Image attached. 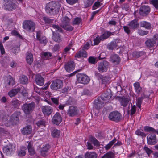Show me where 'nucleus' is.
I'll list each match as a JSON object with an SVG mask.
<instances>
[{
  "label": "nucleus",
  "mask_w": 158,
  "mask_h": 158,
  "mask_svg": "<svg viewBox=\"0 0 158 158\" xmlns=\"http://www.w3.org/2000/svg\"><path fill=\"white\" fill-rule=\"evenodd\" d=\"M20 103L19 100L17 99L13 100L11 101L9 104L10 107L14 110L19 108Z\"/></svg>",
  "instance_id": "nucleus-23"
},
{
  "label": "nucleus",
  "mask_w": 158,
  "mask_h": 158,
  "mask_svg": "<svg viewBox=\"0 0 158 158\" xmlns=\"http://www.w3.org/2000/svg\"><path fill=\"white\" fill-rule=\"evenodd\" d=\"M115 155L112 151H109L105 153L102 158H114Z\"/></svg>",
  "instance_id": "nucleus-39"
},
{
  "label": "nucleus",
  "mask_w": 158,
  "mask_h": 158,
  "mask_svg": "<svg viewBox=\"0 0 158 158\" xmlns=\"http://www.w3.org/2000/svg\"><path fill=\"white\" fill-rule=\"evenodd\" d=\"M19 80L20 83L23 84H26L28 83V78L25 76H22Z\"/></svg>",
  "instance_id": "nucleus-43"
},
{
  "label": "nucleus",
  "mask_w": 158,
  "mask_h": 158,
  "mask_svg": "<svg viewBox=\"0 0 158 158\" xmlns=\"http://www.w3.org/2000/svg\"><path fill=\"white\" fill-rule=\"evenodd\" d=\"M50 148V146L49 144H46L42 148L41 153L43 156H45L46 155V153Z\"/></svg>",
  "instance_id": "nucleus-31"
},
{
  "label": "nucleus",
  "mask_w": 158,
  "mask_h": 158,
  "mask_svg": "<svg viewBox=\"0 0 158 158\" xmlns=\"http://www.w3.org/2000/svg\"><path fill=\"white\" fill-rule=\"evenodd\" d=\"M112 96L111 91L109 90L103 93L99 98L104 102H108L111 99Z\"/></svg>",
  "instance_id": "nucleus-17"
},
{
  "label": "nucleus",
  "mask_w": 158,
  "mask_h": 158,
  "mask_svg": "<svg viewBox=\"0 0 158 158\" xmlns=\"http://www.w3.org/2000/svg\"><path fill=\"white\" fill-rule=\"evenodd\" d=\"M95 0H85L84 1V6L88 8L92 5Z\"/></svg>",
  "instance_id": "nucleus-41"
},
{
  "label": "nucleus",
  "mask_w": 158,
  "mask_h": 158,
  "mask_svg": "<svg viewBox=\"0 0 158 158\" xmlns=\"http://www.w3.org/2000/svg\"><path fill=\"white\" fill-rule=\"evenodd\" d=\"M35 23L31 20H26L23 23V28L26 31L30 32H33L35 29Z\"/></svg>",
  "instance_id": "nucleus-4"
},
{
  "label": "nucleus",
  "mask_w": 158,
  "mask_h": 158,
  "mask_svg": "<svg viewBox=\"0 0 158 158\" xmlns=\"http://www.w3.org/2000/svg\"><path fill=\"white\" fill-rule=\"evenodd\" d=\"M42 19L47 24H52V23H54L55 22V20L54 19H51L47 17H43Z\"/></svg>",
  "instance_id": "nucleus-38"
},
{
  "label": "nucleus",
  "mask_w": 158,
  "mask_h": 158,
  "mask_svg": "<svg viewBox=\"0 0 158 158\" xmlns=\"http://www.w3.org/2000/svg\"><path fill=\"white\" fill-rule=\"evenodd\" d=\"M91 94V92L87 89H84L82 92V94L83 95H90Z\"/></svg>",
  "instance_id": "nucleus-63"
},
{
  "label": "nucleus",
  "mask_w": 158,
  "mask_h": 158,
  "mask_svg": "<svg viewBox=\"0 0 158 158\" xmlns=\"http://www.w3.org/2000/svg\"><path fill=\"white\" fill-rule=\"evenodd\" d=\"M21 131L23 135L30 134L32 131L31 126L30 125H28L23 127Z\"/></svg>",
  "instance_id": "nucleus-27"
},
{
  "label": "nucleus",
  "mask_w": 158,
  "mask_h": 158,
  "mask_svg": "<svg viewBox=\"0 0 158 158\" xmlns=\"http://www.w3.org/2000/svg\"><path fill=\"white\" fill-rule=\"evenodd\" d=\"M38 40L40 42V44H43L44 45H45L47 42L46 37L44 36H42L41 38Z\"/></svg>",
  "instance_id": "nucleus-49"
},
{
  "label": "nucleus",
  "mask_w": 158,
  "mask_h": 158,
  "mask_svg": "<svg viewBox=\"0 0 158 158\" xmlns=\"http://www.w3.org/2000/svg\"><path fill=\"white\" fill-rule=\"evenodd\" d=\"M144 54V52L143 51L139 52H134L133 53V56L134 57L137 58L143 55Z\"/></svg>",
  "instance_id": "nucleus-46"
},
{
  "label": "nucleus",
  "mask_w": 158,
  "mask_h": 158,
  "mask_svg": "<svg viewBox=\"0 0 158 158\" xmlns=\"http://www.w3.org/2000/svg\"><path fill=\"white\" fill-rule=\"evenodd\" d=\"M20 87L13 89L8 93V94L10 97L12 98L16 95L20 91Z\"/></svg>",
  "instance_id": "nucleus-28"
},
{
  "label": "nucleus",
  "mask_w": 158,
  "mask_h": 158,
  "mask_svg": "<svg viewBox=\"0 0 158 158\" xmlns=\"http://www.w3.org/2000/svg\"><path fill=\"white\" fill-rule=\"evenodd\" d=\"M122 115L117 111L111 112L109 114L108 118L111 120L116 122H119L121 119Z\"/></svg>",
  "instance_id": "nucleus-7"
},
{
  "label": "nucleus",
  "mask_w": 158,
  "mask_h": 158,
  "mask_svg": "<svg viewBox=\"0 0 158 158\" xmlns=\"http://www.w3.org/2000/svg\"><path fill=\"white\" fill-rule=\"evenodd\" d=\"M151 3L156 10L158 9V0H152L150 1Z\"/></svg>",
  "instance_id": "nucleus-54"
},
{
  "label": "nucleus",
  "mask_w": 158,
  "mask_h": 158,
  "mask_svg": "<svg viewBox=\"0 0 158 158\" xmlns=\"http://www.w3.org/2000/svg\"><path fill=\"white\" fill-rule=\"evenodd\" d=\"M95 76L98 80H101L103 84L109 83L110 78L109 76H102L100 73L95 72Z\"/></svg>",
  "instance_id": "nucleus-14"
},
{
  "label": "nucleus",
  "mask_w": 158,
  "mask_h": 158,
  "mask_svg": "<svg viewBox=\"0 0 158 158\" xmlns=\"http://www.w3.org/2000/svg\"><path fill=\"white\" fill-rule=\"evenodd\" d=\"M130 100L129 98L125 97H122L120 100V103L121 106L123 107H126L128 105H129L128 108L129 109V102Z\"/></svg>",
  "instance_id": "nucleus-24"
},
{
  "label": "nucleus",
  "mask_w": 158,
  "mask_h": 158,
  "mask_svg": "<svg viewBox=\"0 0 158 158\" xmlns=\"http://www.w3.org/2000/svg\"><path fill=\"white\" fill-rule=\"evenodd\" d=\"M113 35V33L110 31H107L105 32L100 36L101 40H104L105 39H106L109 37L110 36Z\"/></svg>",
  "instance_id": "nucleus-34"
},
{
  "label": "nucleus",
  "mask_w": 158,
  "mask_h": 158,
  "mask_svg": "<svg viewBox=\"0 0 158 158\" xmlns=\"http://www.w3.org/2000/svg\"><path fill=\"white\" fill-rule=\"evenodd\" d=\"M11 51L14 53L16 54L19 52L20 49L18 47H13L11 49Z\"/></svg>",
  "instance_id": "nucleus-59"
},
{
  "label": "nucleus",
  "mask_w": 158,
  "mask_h": 158,
  "mask_svg": "<svg viewBox=\"0 0 158 158\" xmlns=\"http://www.w3.org/2000/svg\"><path fill=\"white\" fill-rule=\"evenodd\" d=\"M75 67V64L73 61L68 62L64 65L65 69L68 72L73 71Z\"/></svg>",
  "instance_id": "nucleus-20"
},
{
  "label": "nucleus",
  "mask_w": 158,
  "mask_h": 158,
  "mask_svg": "<svg viewBox=\"0 0 158 158\" xmlns=\"http://www.w3.org/2000/svg\"><path fill=\"white\" fill-rule=\"evenodd\" d=\"M26 148H25L23 150L21 149L18 152V155L19 156H23L26 155L25 150Z\"/></svg>",
  "instance_id": "nucleus-55"
},
{
  "label": "nucleus",
  "mask_w": 158,
  "mask_h": 158,
  "mask_svg": "<svg viewBox=\"0 0 158 158\" xmlns=\"http://www.w3.org/2000/svg\"><path fill=\"white\" fill-rule=\"evenodd\" d=\"M151 9L149 6L143 5L140 8L139 13L140 15L146 17L150 12Z\"/></svg>",
  "instance_id": "nucleus-9"
},
{
  "label": "nucleus",
  "mask_w": 158,
  "mask_h": 158,
  "mask_svg": "<svg viewBox=\"0 0 158 158\" xmlns=\"http://www.w3.org/2000/svg\"><path fill=\"white\" fill-rule=\"evenodd\" d=\"M35 80L37 85L42 86L44 84V80L41 75L39 74L36 75L35 77Z\"/></svg>",
  "instance_id": "nucleus-26"
},
{
  "label": "nucleus",
  "mask_w": 158,
  "mask_h": 158,
  "mask_svg": "<svg viewBox=\"0 0 158 158\" xmlns=\"http://www.w3.org/2000/svg\"><path fill=\"white\" fill-rule=\"evenodd\" d=\"M120 40L118 39H116L110 43H108L107 45V48L110 51H113L115 48H119L118 44L120 43Z\"/></svg>",
  "instance_id": "nucleus-15"
},
{
  "label": "nucleus",
  "mask_w": 158,
  "mask_h": 158,
  "mask_svg": "<svg viewBox=\"0 0 158 158\" xmlns=\"http://www.w3.org/2000/svg\"><path fill=\"white\" fill-rule=\"evenodd\" d=\"M62 21V25H67L69 24L70 22V19L68 17H65L63 19Z\"/></svg>",
  "instance_id": "nucleus-51"
},
{
  "label": "nucleus",
  "mask_w": 158,
  "mask_h": 158,
  "mask_svg": "<svg viewBox=\"0 0 158 158\" xmlns=\"http://www.w3.org/2000/svg\"><path fill=\"white\" fill-rule=\"evenodd\" d=\"M59 98H55L52 97L51 98V100L52 102L55 104V106H58L59 104Z\"/></svg>",
  "instance_id": "nucleus-48"
},
{
  "label": "nucleus",
  "mask_w": 158,
  "mask_h": 158,
  "mask_svg": "<svg viewBox=\"0 0 158 158\" xmlns=\"http://www.w3.org/2000/svg\"><path fill=\"white\" fill-rule=\"evenodd\" d=\"M27 143H28V144L27 148L29 154L31 156L34 155L35 154V152L33 147L32 143L29 142H27Z\"/></svg>",
  "instance_id": "nucleus-29"
},
{
  "label": "nucleus",
  "mask_w": 158,
  "mask_h": 158,
  "mask_svg": "<svg viewBox=\"0 0 158 158\" xmlns=\"http://www.w3.org/2000/svg\"><path fill=\"white\" fill-rule=\"evenodd\" d=\"M109 63L106 61L98 63V67L99 72H102L107 71L109 67Z\"/></svg>",
  "instance_id": "nucleus-11"
},
{
  "label": "nucleus",
  "mask_w": 158,
  "mask_h": 158,
  "mask_svg": "<svg viewBox=\"0 0 158 158\" xmlns=\"http://www.w3.org/2000/svg\"><path fill=\"white\" fill-rule=\"evenodd\" d=\"M77 80L79 83L84 84H88L90 81L89 77L85 74H77Z\"/></svg>",
  "instance_id": "nucleus-6"
},
{
  "label": "nucleus",
  "mask_w": 158,
  "mask_h": 158,
  "mask_svg": "<svg viewBox=\"0 0 158 158\" xmlns=\"http://www.w3.org/2000/svg\"><path fill=\"white\" fill-rule=\"evenodd\" d=\"M35 124L38 127L45 126L46 125L45 120L44 119H41L37 121Z\"/></svg>",
  "instance_id": "nucleus-40"
},
{
  "label": "nucleus",
  "mask_w": 158,
  "mask_h": 158,
  "mask_svg": "<svg viewBox=\"0 0 158 158\" xmlns=\"http://www.w3.org/2000/svg\"><path fill=\"white\" fill-rule=\"evenodd\" d=\"M104 102L99 97L95 100L94 102V105L95 108L98 110L100 109L102 107Z\"/></svg>",
  "instance_id": "nucleus-21"
},
{
  "label": "nucleus",
  "mask_w": 158,
  "mask_h": 158,
  "mask_svg": "<svg viewBox=\"0 0 158 158\" xmlns=\"http://www.w3.org/2000/svg\"><path fill=\"white\" fill-rule=\"evenodd\" d=\"M81 21V19L80 18H76L73 22V24H79Z\"/></svg>",
  "instance_id": "nucleus-58"
},
{
  "label": "nucleus",
  "mask_w": 158,
  "mask_h": 158,
  "mask_svg": "<svg viewBox=\"0 0 158 158\" xmlns=\"http://www.w3.org/2000/svg\"><path fill=\"white\" fill-rule=\"evenodd\" d=\"M89 140L90 142H92L95 146L99 147L100 146V144L99 142L96 138L94 137H93L92 136H90Z\"/></svg>",
  "instance_id": "nucleus-36"
},
{
  "label": "nucleus",
  "mask_w": 158,
  "mask_h": 158,
  "mask_svg": "<svg viewBox=\"0 0 158 158\" xmlns=\"http://www.w3.org/2000/svg\"><path fill=\"white\" fill-rule=\"evenodd\" d=\"M1 63L3 66L7 65L9 63L10 59L9 58L5 57L3 58Z\"/></svg>",
  "instance_id": "nucleus-53"
},
{
  "label": "nucleus",
  "mask_w": 158,
  "mask_h": 158,
  "mask_svg": "<svg viewBox=\"0 0 158 158\" xmlns=\"http://www.w3.org/2000/svg\"><path fill=\"white\" fill-rule=\"evenodd\" d=\"M5 9L7 11H12L17 7L15 0H5Z\"/></svg>",
  "instance_id": "nucleus-5"
},
{
  "label": "nucleus",
  "mask_w": 158,
  "mask_h": 158,
  "mask_svg": "<svg viewBox=\"0 0 158 158\" xmlns=\"http://www.w3.org/2000/svg\"><path fill=\"white\" fill-rule=\"evenodd\" d=\"M42 111L45 115L49 116L52 112L53 109L50 106H45L42 107Z\"/></svg>",
  "instance_id": "nucleus-18"
},
{
  "label": "nucleus",
  "mask_w": 158,
  "mask_h": 158,
  "mask_svg": "<svg viewBox=\"0 0 158 158\" xmlns=\"http://www.w3.org/2000/svg\"><path fill=\"white\" fill-rule=\"evenodd\" d=\"M148 96L147 95H144V97H140L138 98L137 99V106L139 108H140L141 107V105L142 104V102L143 100V99L144 98H148Z\"/></svg>",
  "instance_id": "nucleus-45"
},
{
  "label": "nucleus",
  "mask_w": 158,
  "mask_h": 158,
  "mask_svg": "<svg viewBox=\"0 0 158 158\" xmlns=\"http://www.w3.org/2000/svg\"><path fill=\"white\" fill-rule=\"evenodd\" d=\"M20 112L15 111L11 116L10 122L12 125H16L19 122V118L18 116L20 114Z\"/></svg>",
  "instance_id": "nucleus-13"
},
{
  "label": "nucleus",
  "mask_w": 158,
  "mask_h": 158,
  "mask_svg": "<svg viewBox=\"0 0 158 158\" xmlns=\"http://www.w3.org/2000/svg\"><path fill=\"white\" fill-rule=\"evenodd\" d=\"M101 40V37H97L94 40V45H97L98 44L100 43Z\"/></svg>",
  "instance_id": "nucleus-62"
},
{
  "label": "nucleus",
  "mask_w": 158,
  "mask_h": 158,
  "mask_svg": "<svg viewBox=\"0 0 158 158\" xmlns=\"http://www.w3.org/2000/svg\"><path fill=\"white\" fill-rule=\"evenodd\" d=\"M78 113L79 110L77 107L71 106L67 110V113L69 116L73 117L77 115Z\"/></svg>",
  "instance_id": "nucleus-10"
},
{
  "label": "nucleus",
  "mask_w": 158,
  "mask_h": 158,
  "mask_svg": "<svg viewBox=\"0 0 158 158\" xmlns=\"http://www.w3.org/2000/svg\"><path fill=\"white\" fill-rule=\"evenodd\" d=\"M26 60L27 63L30 65L31 64L33 60V56L31 53L29 52H27Z\"/></svg>",
  "instance_id": "nucleus-33"
},
{
  "label": "nucleus",
  "mask_w": 158,
  "mask_h": 158,
  "mask_svg": "<svg viewBox=\"0 0 158 158\" xmlns=\"http://www.w3.org/2000/svg\"><path fill=\"white\" fill-rule=\"evenodd\" d=\"M87 56L86 52L84 50L79 51L75 56L76 58H79L81 57H86Z\"/></svg>",
  "instance_id": "nucleus-30"
},
{
  "label": "nucleus",
  "mask_w": 158,
  "mask_h": 158,
  "mask_svg": "<svg viewBox=\"0 0 158 158\" xmlns=\"http://www.w3.org/2000/svg\"><path fill=\"white\" fill-rule=\"evenodd\" d=\"M14 147L11 144L7 145L3 148V151L4 153L7 155H10L15 151Z\"/></svg>",
  "instance_id": "nucleus-16"
},
{
  "label": "nucleus",
  "mask_w": 158,
  "mask_h": 158,
  "mask_svg": "<svg viewBox=\"0 0 158 158\" xmlns=\"http://www.w3.org/2000/svg\"><path fill=\"white\" fill-rule=\"evenodd\" d=\"M143 149L146 152L148 155L149 156L153 152V151L152 150L150 149L147 147H144L143 148Z\"/></svg>",
  "instance_id": "nucleus-57"
},
{
  "label": "nucleus",
  "mask_w": 158,
  "mask_h": 158,
  "mask_svg": "<svg viewBox=\"0 0 158 158\" xmlns=\"http://www.w3.org/2000/svg\"><path fill=\"white\" fill-rule=\"evenodd\" d=\"M61 6L60 4L58 2H50L46 5L45 11L48 14L54 15L58 14Z\"/></svg>",
  "instance_id": "nucleus-1"
},
{
  "label": "nucleus",
  "mask_w": 158,
  "mask_h": 158,
  "mask_svg": "<svg viewBox=\"0 0 158 158\" xmlns=\"http://www.w3.org/2000/svg\"><path fill=\"white\" fill-rule=\"evenodd\" d=\"M135 134L141 136L142 137H145L146 136L145 134L143 132L139 130H137L135 131Z\"/></svg>",
  "instance_id": "nucleus-61"
},
{
  "label": "nucleus",
  "mask_w": 158,
  "mask_h": 158,
  "mask_svg": "<svg viewBox=\"0 0 158 158\" xmlns=\"http://www.w3.org/2000/svg\"><path fill=\"white\" fill-rule=\"evenodd\" d=\"M134 86L136 92L138 94H140L142 91V89L140 86L139 83L137 82L135 83L134 84Z\"/></svg>",
  "instance_id": "nucleus-37"
},
{
  "label": "nucleus",
  "mask_w": 158,
  "mask_h": 158,
  "mask_svg": "<svg viewBox=\"0 0 158 158\" xmlns=\"http://www.w3.org/2000/svg\"><path fill=\"white\" fill-rule=\"evenodd\" d=\"M43 56H44V58H45V59H48L49 57H51L52 55L50 52H46L44 53Z\"/></svg>",
  "instance_id": "nucleus-60"
},
{
  "label": "nucleus",
  "mask_w": 158,
  "mask_h": 158,
  "mask_svg": "<svg viewBox=\"0 0 158 158\" xmlns=\"http://www.w3.org/2000/svg\"><path fill=\"white\" fill-rule=\"evenodd\" d=\"M61 26L64 29L69 31H71L73 29V27L69 25V24L67 25H63Z\"/></svg>",
  "instance_id": "nucleus-52"
},
{
  "label": "nucleus",
  "mask_w": 158,
  "mask_h": 158,
  "mask_svg": "<svg viewBox=\"0 0 158 158\" xmlns=\"http://www.w3.org/2000/svg\"><path fill=\"white\" fill-rule=\"evenodd\" d=\"M144 131L146 132H152L156 133V130L154 128L149 126H145L144 128Z\"/></svg>",
  "instance_id": "nucleus-50"
},
{
  "label": "nucleus",
  "mask_w": 158,
  "mask_h": 158,
  "mask_svg": "<svg viewBox=\"0 0 158 158\" xmlns=\"http://www.w3.org/2000/svg\"><path fill=\"white\" fill-rule=\"evenodd\" d=\"M62 118L60 113L56 112L53 116L52 119V123L56 125H58L62 122Z\"/></svg>",
  "instance_id": "nucleus-12"
},
{
  "label": "nucleus",
  "mask_w": 158,
  "mask_h": 158,
  "mask_svg": "<svg viewBox=\"0 0 158 158\" xmlns=\"http://www.w3.org/2000/svg\"><path fill=\"white\" fill-rule=\"evenodd\" d=\"M7 83L6 84V86L8 87L10 85H13L15 84V81L13 80L12 77L10 76L8 78L7 81Z\"/></svg>",
  "instance_id": "nucleus-42"
},
{
  "label": "nucleus",
  "mask_w": 158,
  "mask_h": 158,
  "mask_svg": "<svg viewBox=\"0 0 158 158\" xmlns=\"http://www.w3.org/2000/svg\"><path fill=\"white\" fill-rule=\"evenodd\" d=\"M131 108L130 110H128V113H130L131 116L133 115L135 112L136 111V107L135 105H133L132 103L131 104Z\"/></svg>",
  "instance_id": "nucleus-47"
},
{
  "label": "nucleus",
  "mask_w": 158,
  "mask_h": 158,
  "mask_svg": "<svg viewBox=\"0 0 158 158\" xmlns=\"http://www.w3.org/2000/svg\"><path fill=\"white\" fill-rule=\"evenodd\" d=\"M63 84V82L62 80L57 79L52 82L50 87L52 90H57L62 88Z\"/></svg>",
  "instance_id": "nucleus-8"
},
{
  "label": "nucleus",
  "mask_w": 158,
  "mask_h": 158,
  "mask_svg": "<svg viewBox=\"0 0 158 158\" xmlns=\"http://www.w3.org/2000/svg\"><path fill=\"white\" fill-rule=\"evenodd\" d=\"M148 143L150 145H154L157 142L156 135L154 134L148 135L147 137Z\"/></svg>",
  "instance_id": "nucleus-19"
},
{
  "label": "nucleus",
  "mask_w": 158,
  "mask_h": 158,
  "mask_svg": "<svg viewBox=\"0 0 158 158\" xmlns=\"http://www.w3.org/2000/svg\"><path fill=\"white\" fill-rule=\"evenodd\" d=\"M89 62L93 64H95L96 63V59L93 57H90L88 59Z\"/></svg>",
  "instance_id": "nucleus-64"
},
{
  "label": "nucleus",
  "mask_w": 158,
  "mask_h": 158,
  "mask_svg": "<svg viewBox=\"0 0 158 158\" xmlns=\"http://www.w3.org/2000/svg\"><path fill=\"white\" fill-rule=\"evenodd\" d=\"M60 134V131L57 129H54L52 131V135L53 137H58Z\"/></svg>",
  "instance_id": "nucleus-44"
},
{
  "label": "nucleus",
  "mask_w": 158,
  "mask_h": 158,
  "mask_svg": "<svg viewBox=\"0 0 158 158\" xmlns=\"http://www.w3.org/2000/svg\"><path fill=\"white\" fill-rule=\"evenodd\" d=\"M97 154L94 152H87L85 154V158H97Z\"/></svg>",
  "instance_id": "nucleus-32"
},
{
  "label": "nucleus",
  "mask_w": 158,
  "mask_h": 158,
  "mask_svg": "<svg viewBox=\"0 0 158 158\" xmlns=\"http://www.w3.org/2000/svg\"><path fill=\"white\" fill-rule=\"evenodd\" d=\"M110 60L114 64L117 65L119 64L120 61V58L118 55L113 54L111 55Z\"/></svg>",
  "instance_id": "nucleus-22"
},
{
  "label": "nucleus",
  "mask_w": 158,
  "mask_h": 158,
  "mask_svg": "<svg viewBox=\"0 0 158 158\" xmlns=\"http://www.w3.org/2000/svg\"><path fill=\"white\" fill-rule=\"evenodd\" d=\"M35 107V104L34 102L25 103L22 106V109L24 114L26 115L31 114L34 111Z\"/></svg>",
  "instance_id": "nucleus-2"
},
{
  "label": "nucleus",
  "mask_w": 158,
  "mask_h": 158,
  "mask_svg": "<svg viewBox=\"0 0 158 158\" xmlns=\"http://www.w3.org/2000/svg\"><path fill=\"white\" fill-rule=\"evenodd\" d=\"M148 31H143L142 30H139L138 31L139 34L141 36H143L146 35L148 34Z\"/></svg>",
  "instance_id": "nucleus-56"
},
{
  "label": "nucleus",
  "mask_w": 158,
  "mask_h": 158,
  "mask_svg": "<svg viewBox=\"0 0 158 158\" xmlns=\"http://www.w3.org/2000/svg\"><path fill=\"white\" fill-rule=\"evenodd\" d=\"M128 25L132 29H136L139 27V23L136 19L132 20L129 22Z\"/></svg>",
  "instance_id": "nucleus-25"
},
{
  "label": "nucleus",
  "mask_w": 158,
  "mask_h": 158,
  "mask_svg": "<svg viewBox=\"0 0 158 158\" xmlns=\"http://www.w3.org/2000/svg\"><path fill=\"white\" fill-rule=\"evenodd\" d=\"M140 27H145L147 29H150L151 28V24L149 22L145 21H142L140 22Z\"/></svg>",
  "instance_id": "nucleus-35"
},
{
  "label": "nucleus",
  "mask_w": 158,
  "mask_h": 158,
  "mask_svg": "<svg viewBox=\"0 0 158 158\" xmlns=\"http://www.w3.org/2000/svg\"><path fill=\"white\" fill-rule=\"evenodd\" d=\"M52 27L54 29L56 30V32H52L53 35L52 36V39L55 42L59 43L62 40V38L60 35L57 33L58 31L60 32H62V29L58 25L55 24H52Z\"/></svg>",
  "instance_id": "nucleus-3"
}]
</instances>
